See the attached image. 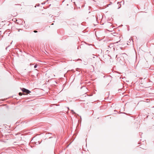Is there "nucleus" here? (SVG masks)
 <instances>
[{"instance_id": "obj_5", "label": "nucleus", "mask_w": 154, "mask_h": 154, "mask_svg": "<svg viewBox=\"0 0 154 154\" xmlns=\"http://www.w3.org/2000/svg\"><path fill=\"white\" fill-rule=\"evenodd\" d=\"M34 32H37V31H36V30H34Z\"/></svg>"}, {"instance_id": "obj_6", "label": "nucleus", "mask_w": 154, "mask_h": 154, "mask_svg": "<svg viewBox=\"0 0 154 154\" xmlns=\"http://www.w3.org/2000/svg\"><path fill=\"white\" fill-rule=\"evenodd\" d=\"M74 25V24H72V25L71 26H72V25Z\"/></svg>"}, {"instance_id": "obj_1", "label": "nucleus", "mask_w": 154, "mask_h": 154, "mask_svg": "<svg viewBox=\"0 0 154 154\" xmlns=\"http://www.w3.org/2000/svg\"><path fill=\"white\" fill-rule=\"evenodd\" d=\"M20 89L23 92L26 93L25 94H27L31 92L30 91L24 88H21Z\"/></svg>"}, {"instance_id": "obj_3", "label": "nucleus", "mask_w": 154, "mask_h": 154, "mask_svg": "<svg viewBox=\"0 0 154 154\" xmlns=\"http://www.w3.org/2000/svg\"><path fill=\"white\" fill-rule=\"evenodd\" d=\"M37 67V65H35V66H34V68H35Z\"/></svg>"}, {"instance_id": "obj_4", "label": "nucleus", "mask_w": 154, "mask_h": 154, "mask_svg": "<svg viewBox=\"0 0 154 154\" xmlns=\"http://www.w3.org/2000/svg\"><path fill=\"white\" fill-rule=\"evenodd\" d=\"M71 111H72V113L75 114V113L73 111V110H72Z\"/></svg>"}, {"instance_id": "obj_2", "label": "nucleus", "mask_w": 154, "mask_h": 154, "mask_svg": "<svg viewBox=\"0 0 154 154\" xmlns=\"http://www.w3.org/2000/svg\"><path fill=\"white\" fill-rule=\"evenodd\" d=\"M23 94L22 93H21V92H20L19 93V95L20 96L22 95ZM23 94L24 95L25 94Z\"/></svg>"}]
</instances>
